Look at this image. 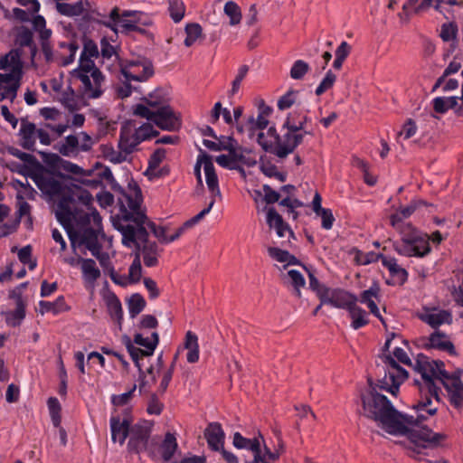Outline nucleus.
Segmentation results:
<instances>
[{
	"instance_id": "0e129e2a",
	"label": "nucleus",
	"mask_w": 463,
	"mask_h": 463,
	"mask_svg": "<svg viewBox=\"0 0 463 463\" xmlns=\"http://www.w3.org/2000/svg\"><path fill=\"white\" fill-rule=\"evenodd\" d=\"M7 151L10 155L19 158L23 162L27 163L29 165H34L37 162L34 156L25 153V152H23V151L19 150L18 148L11 146V147H8Z\"/></svg>"
},
{
	"instance_id": "58836bf2",
	"label": "nucleus",
	"mask_w": 463,
	"mask_h": 463,
	"mask_svg": "<svg viewBox=\"0 0 463 463\" xmlns=\"http://www.w3.org/2000/svg\"><path fill=\"white\" fill-rule=\"evenodd\" d=\"M102 154L106 160L112 164H120L128 160L129 153L123 149H115L111 145L102 146Z\"/></svg>"
},
{
	"instance_id": "72a5a7b5",
	"label": "nucleus",
	"mask_w": 463,
	"mask_h": 463,
	"mask_svg": "<svg viewBox=\"0 0 463 463\" xmlns=\"http://www.w3.org/2000/svg\"><path fill=\"white\" fill-rule=\"evenodd\" d=\"M376 258L382 260L383 265L388 269L392 276L398 278L402 282L407 279L408 272L397 264V260L394 258L382 254L377 255Z\"/></svg>"
},
{
	"instance_id": "2f4dec72",
	"label": "nucleus",
	"mask_w": 463,
	"mask_h": 463,
	"mask_svg": "<svg viewBox=\"0 0 463 463\" xmlns=\"http://www.w3.org/2000/svg\"><path fill=\"white\" fill-rule=\"evenodd\" d=\"M213 205H214V200L213 199L209 203V204L206 208L202 210L199 213L194 215L193 218H191L188 221H186L185 222H184V224L181 227H179L173 235L169 236V239H168L169 242H172V241L177 240L187 229L192 228L194 225L198 223L207 213H210V211L212 210Z\"/></svg>"
},
{
	"instance_id": "20e7f679",
	"label": "nucleus",
	"mask_w": 463,
	"mask_h": 463,
	"mask_svg": "<svg viewBox=\"0 0 463 463\" xmlns=\"http://www.w3.org/2000/svg\"><path fill=\"white\" fill-rule=\"evenodd\" d=\"M369 387L361 392L363 415L378 422L386 432L399 435L404 430L401 424L402 412L398 411L392 403L383 394L377 392L371 379L368 380Z\"/></svg>"
},
{
	"instance_id": "4be33fe9",
	"label": "nucleus",
	"mask_w": 463,
	"mask_h": 463,
	"mask_svg": "<svg viewBox=\"0 0 463 463\" xmlns=\"http://www.w3.org/2000/svg\"><path fill=\"white\" fill-rule=\"evenodd\" d=\"M56 10L58 13L67 16L84 15L90 18L91 12V5L88 0H80L74 4L56 3Z\"/></svg>"
},
{
	"instance_id": "f3484780",
	"label": "nucleus",
	"mask_w": 463,
	"mask_h": 463,
	"mask_svg": "<svg viewBox=\"0 0 463 463\" xmlns=\"http://www.w3.org/2000/svg\"><path fill=\"white\" fill-rule=\"evenodd\" d=\"M73 79L80 81L83 95L90 99H97L103 93L105 78L100 71H95L94 74L78 73Z\"/></svg>"
},
{
	"instance_id": "2eb2a0df",
	"label": "nucleus",
	"mask_w": 463,
	"mask_h": 463,
	"mask_svg": "<svg viewBox=\"0 0 463 463\" xmlns=\"http://www.w3.org/2000/svg\"><path fill=\"white\" fill-rule=\"evenodd\" d=\"M358 298L341 288L323 289L320 293V302L334 307L348 310L354 304L357 303Z\"/></svg>"
},
{
	"instance_id": "dca6fc26",
	"label": "nucleus",
	"mask_w": 463,
	"mask_h": 463,
	"mask_svg": "<svg viewBox=\"0 0 463 463\" xmlns=\"http://www.w3.org/2000/svg\"><path fill=\"white\" fill-rule=\"evenodd\" d=\"M139 14L137 11H124L120 15L118 7H114L109 14V17L118 24L121 33L128 34L131 32L145 33L146 30L137 26Z\"/></svg>"
},
{
	"instance_id": "a18cd8bd",
	"label": "nucleus",
	"mask_w": 463,
	"mask_h": 463,
	"mask_svg": "<svg viewBox=\"0 0 463 463\" xmlns=\"http://www.w3.org/2000/svg\"><path fill=\"white\" fill-rule=\"evenodd\" d=\"M95 71H99L91 58L84 56L80 57L79 67L71 71V77H78V73L94 74Z\"/></svg>"
},
{
	"instance_id": "39448f33",
	"label": "nucleus",
	"mask_w": 463,
	"mask_h": 463,
	"mask_svg": "<svg viewBox=\"0 0 463 463\" xmlns=\"http://www.w3.org/2000/svg\"><path fill=\"white\" fill-rule=\"evenodd\" d=\"M306 135H312V132L292 131L282 126L281 134H279L274 127H270L267 133H259L257 141L265 152L283 159L303 143Z\"/></svg>"
},
{
	"instance_id": "37998d69",
	"label": "nucleus",
	"mask_w": 463,
	"mask_h": 463,
	"mask_svg": "<svg viewBox=\"0 0 463 463\" xmlns=\"http://www.w3.org/2000/svg\"><path fill=\"white\" fill-rule=\"evenodd\" d=\"M40 312L44 314L46 312H52L53 314H59L67 309L64 298L59 297L55 301H40L39 302Z\"/></svg>"
},
{
	"instance_id": "9d476101",
	"label": "nucleus",
	"mask_w": 463,
	"mask_h": 463,
	"mask_svg": "<svg viewBox=\"0 0 463 463\" xmlns=\"http://www.w3.org/2000/svg\"><path fill=\"white\" fill-rule=\"evenodd\" d=\"M397 253L406 257L422 258L430 252L429 238L412 230L410 233H402V241L393 244Z\"/></svg>"
},
{
	"instance_id": "c85d7f7f",
	"label": "nucleus",
	"mask_w": 463,
	"mask_h": 463,
	"mask_svg": "<svg viewBox=\"0 0 463 463\" xmlns=\"http://www.w3.org/2000/svg\"><path fill=\"white\" fill-rule=\"evenodd\" d=\"M267 222L270 228L275 229L279 237H284L288 233L293 237V232L288 225L284 222L282 217L277 213L274 208H269L267 213Z\"/></svg>"
},
{
	"instance_id": "e2e57ef3",
	"label": "nucleus",
	"mask_w": 463,
	"mask_h": 463,
	"mask_svg": "<svg viewBox=\"0 0 463 463\" xmlns=\"http://www.w3.org/2000/svg\"><path fill=\"white\" fill-rule=\"evenodd\" d=\"M99 48L97 44L91 40H85L83 50L80 53V56H84L87 58H98L99 57Z\"/></svg>"
},
{
	"instance_id": "9b49d317",
	"label": "nucleus",
	"mask_w": 463,
	"mask_h": 463,
	"mask_svg": "<svg viewBox=\"0 0 463 463\" xmlns=\"http://www.w3.org/2000/svg\"><path fill=\"white\" fill-rule=\"evenodd\" d=\"M0 70L8 71L7 73L13 75V78L15 79V82L7 86L5 90V97L14 99L16 97L23 77V62L20 51L13 49L8 53L2 56L0 58Z\"/></svg>"
},
{
	"instance_id": "c03bdc74",
	"label": "nucleus",
	"mask_w": 463,
	"mask_h": 463,
	"mask_svg": "<svg viewBox=\"0 0 463 463\" xmlns=\"http://www.w3.org/2000/svg\"><path fill=\"white\" fill-rule=\"evenodd\" d=\"M223 12L230 19V25L234 26L241 23L242 17L241 11L235 2L228 1L224 5Z\"/></svg>"
},
{
	"instance_id": "4c0bfd02",
	"label": "nucleus",
	"mask_w": 463,
	"mask_h": 463,
	"mask_svg": "<svg viewBox=\"0 0 463 463\" xmlns=\"http://www.w3.org/2000/svg\"><path fill=\"white\" fill-rule=\"evenodd\" d=\"M15 43L20 47H30L32 54H35L36 46L33 43V32L26 26H20L16 29Z\"/></svg>"
},
{
	"instance_id": "864d4df0",
	"label": "nucleus",
	"mask_w": 463,
	"mask_h": 463,
	"mask_svg": "<svg viewBox=\"0 0 463 463\" xmlns=\"http://www.w3.org/2000/svg\"><path fill=\"white\" fill-rule=\"evenodd\" d=\"M207 159L212 161V156L207 155L204 151L200 149V155L197 157L196 164L194 165V175L196 176L198 184L203 185V180L201 175V167L203 166V170L205 171V164L207 163Z\"/></svg>"
},
{
	"instance_id": "338daca9",
	"label": "nucleus",
	"mask_w": 463,
	"mask_h": 463,
	"mask_svg": "<svg viewBox=\"0 0 463 463\" xmlns=\"http://www.w3.org/2000/svg\"><path fill=\"white\" fill-rule=\"evenodd\" d=\"M145 102L146 104L144 105L152 110L158 109V108L161 107L168 106L165 104V99L162 97L157 96L156 94L149 95L147 98L145 99Z\"/></svg>"
},
{
	"instance_id": "aec40b11",
	"label": "nucleus",
	"mask_w": 463,
	"mask_h": 463,
	"mask_svg": "<svg viewBox=\"0 0 463 463\" xmlns=\"http://www.w3.org/2000/svg\"><path fill=\"white\" fill-rule=\"evenodd\" d=\"M33 28L39 33L43 53L47 61L52 60V48L49 42L52 36V30L46 28V21L43 16L37 15L33 19Z\"/></svg>"
},
{
	"instance_id": "cd10ccee",
	"label": "nucleus",
	"mask_w": 463,
	"mask_h": 463,
	"mask_svg": "<svg viewBox=\"0 0 463 463\" xmlns=\"http://www.w3.org/2000/svg\"><path fill=\"white\" fill-rule=\"evenodd\" d=\"M178 449V443L175 434L167 432L162 440L159 449L156 448L158 458H162L164 462H169L172 460L174 454Z\"/></svg>"
},
{
	"instance_id": "a878e982",
	"label": "nucleus",
	"mask_w": 463,
	"mask_h": 463,
	"mask_svg": "<svg viewBox=\"0 0 463 463\" xmlns=\"http://www.w3.org/2000/svg\"><path fill=\"white\" fill-rule=\"evenodd\" d=\"M129 427L130 421L128 419L121 420L118 416H112L110 418V430L113 442L118 441L120 445H123L130 432Z\"/></svg>"
},
{
	"instance_id": "f704fd0d",
	"label": "nucleus",
	"mask_w": 463,
	"mask_h": 463,
	"mask_svg": "<svg viewBox=\"0 0 463 463\" xmlns=\"http://www.w3.org/2000/svg\"><path fill=\"white\" fill-rule=\"evenodd\" d=\"M106 303L110 317L116 320L118 328L121 329L123 310L119 299L115 294H109L106 298Z\"/></svg>"
},
{
	"instance_id": "412c9836",
	"label": "nucleus",
	"mask_w": 463,
	"mask_h": 463,
	"mask_svg": "<svg viewBox=\"0 0 463 463\" xmlns=\"http://www.w3.org/2000/svg\"><path fill=\"white\" fill-rule=\"evenodd\" d=\"M260 439H263L260 434L259 438L247 439L242 437L241 433L235 432L232 444L237 449H246L252 451L254 454L253 461H255V463L265 462V457H261Z\"/></svg>"
},
{
	"instance_id": "6e6552de",
	"label": "nucleus",
	"mask_w": 463,
	"mask_h": 463,
	"mask_svg": "<svg viewBox=\"0 0 463 463\" xmlns=\"http://www.w3.org/2000/svg\"><path fill=\"white\" fill-rule=\"evenodd\" d=\"M430 365L433 368L430 373L434 382H439L448 392L449 399L456 409L463 408V383L457 377H449L448 372L444 369V363L439 360H430Z\"/></svg>"
},
{
	"instance_id": "5fc2aeb1",
	"label": "nucleus",
	"mask_w": 463,
	"mask_h": 463,
	"mask_svg": "<svg viewBox=\"0 0 463 463\" xmlns=\"http://www.w3.org/2000/svg\"><path fill=\"white\" fill-rule=\"evenodd\" d=\"M146 230L150 229L153 234L163 243H169V237L165 234V227L156 226L153 222L147 218L145 223Z\"/></svg>"
},
{
	"instance_id": "13d9d810",
	"label": "nucleus",
	"mask_w": 463,
	"mask_h": 463,
	"mask_svg": "<svg viewBox=\"0 0 463 463\" xmlns=\"http://www.w3.org/2000/svg\"><path fill=\"white\" fill-rule=\"evenodd\" d=\"M261 172L268 177H274L280 182H285L287 178V175L281 172H279L277 166L271 164L262 165L260 166Z\"/></svg>"
},
{
	"instance_id": "69168bd1",
	"label": "nucleus",
	"mask_w": 463,
	"mask_h": 463,
	"mask_svg": "<svg viewBox=\"0 0 463 463\" xmlns=\"http://www.w3.org/2000/svg\"><path fill=\"white\" fill-rule=\"evenodd\" d=\"M248 123L250 125V130L264 129L269 125V119L267 117L259 114L257 118H255L253 116H250L248 118Z\"/></svg>"
},
{
	"instance_id": "6ab92c4d",
	"label": "nucleus",
	"mask_w": 463,
	"mask_h": 463,
	"mask_svg": "<svg viewBox=\"0 0 463 463\" xmlns=\"http://www.w3.org/2000/svg\"><path fill=\"white\" fill-rule=\"evenodd\" d=\"M140 143L135 124L132 121L125 122L120 128L118 147L131 155Z\"/></svg>"
},
{
	"instance_id": "5701e85b",
	"label": "nucleus",
	"mask_w": 463,
	"mask_h": 463,
	"mask_svg": "<svg viewBox=\"0 0 463 463\" xmlns=\"http://www.w3.org/2000/svg\"><path fill=\"white\" fill-rule=\"evenodd\" d=\"M380 297V287L377 283H373L368 289L364 290L358 300L367 306L370 312L375 316L379 320L384 324V319L380 314V310L376 305L375 300H379Z\"/></svg>"
},
{
	"instance_id": "79ce46f5",
	"label": "nucleus",
	"mask_w": 463,
	"mask_h": 463,
	"mask_svg": "<svg viewBox=\"0 0 463 463\" xmlns=\"http://www.w3.org/2000/svg\"><path fill=\"white\" fill-rule=\"evenodd\" d=\"M83 278L89 282H94L100 277V271L92 259H80Z\"/></svg>"
},
{
	"instance_id": "b1692460",
	"label": "nucleus",
	"mask_w": 463,
	"mask_h": 463,
	"mask_svg": "<svg viewBox=\"0 0 463 463\" xmlns=\"http://www.w3.org/2000/svg\"><path fill=\"white\" fill-rule=\"evenodd\" d=\"M204 437L212 450L220 451L222 449L225 434L220 423H210L204 430Z\"/></svg>"
},
{
	"instance_id": "4d7b16f0",
	"label": "nucleus",
	"mask_w": 463,
	"mask_h": 463,
	"mask_svg": "<svg viewBox=\"0 0 463 463\" xmlns=\"http://www.w3.org/2000/svg\"><path fill=\"white\" fill-rule=\"evenodd\" d=\"M135 131L137 132L141 142L149 139L158 134V132L154 129L150 123H144L138 128L135 126Z\"/></svg>"
},
{
	"instance_id": "0eeeda50",
	"label": "nucleus",
	"mask_w": 463,
	"mask_h": 463,
	"mask_svg": "<svg viewBox=\"0 0 463 463\" xmlns=\"http://www.w3.org/2000/svg\"><path fill=\"white\" fill-rule=\"evenodd\" d=\"M152 423L148 421L135 424L129 432L130 439L128 443L129 451L135 453L146 451L151 458L156 459L158 458L156 446L159 439L156 437H150Z\"/></svg>"
},
{
	"instance_id": "774afa93",
	"label": "nucleus",
	"mask_w": 463,
	"mask_h": 463,
	"mask_svg": "<svg viewBox=\"0 0 463 463\" xmlns=\"http://www.w3.org/2000/svg\"><path fill=\"white\" fill-rule=\"evenodd\" d=\"M296 91H288L283 95L278 101V108L280 110L290 108L295 103Z\"/></svg>"
},
{
	"instance_id": "a211bd4d",
	"label": "nucleus",
	"mask_w": 463,
	"mask_h": 463,
	"mask_svg": "<svg viewBox=\"0 0 463 463\" xmlns=\"http://www.w3.org/2000/svg\"><path fill=\"white\" fill-rule=\"evenodd\" d=\"M418 317L432 328H438L444 324L451 325L453 322L452 313L449 310L438 307H423Z\"/></svg>"
},
{
	"instance_id": "c756f323",
	"label": "nucleus",
	"mask_w": 463,
	"mask_h": 463,
	"mask_svg": "<svg viewBox=\"0 0 463 463\" xmlns=\"http://www.w3.org/2000/svg\"><path fill=\"white\" fill-rule=\"evenodd\" d=\"M205 181L207 187L212 194L211 201L213 199L215 202L216 197L221 199L222 194L219 188L218 176L215 173L213 161H209L208 159L207 163L205 164Z\"/></svg>"
},
{
	"instance_id": "09e8293b",
	"label": "nucleus",
	"mask_w": 463,
	"mask_h": 463,
	"mask_svg": "<svg viewBox=\"0 0 463 463\" xmlns=\"http://www.w3.org/2000/svg\"><path fill=\"white\" fill-rule=\"evenodd\" d=\"M146 307L144 298L139 294H134L128 300V311L132 318L137 317Z\"/></svg>"
},
{
	"instance_id": "393cba45",
	"label": "nucleus",
	"mask_w": 463,
	"mask_h": 463,
	"mask_svg": "<svg viewBox=\"0 0 463 463\" xmlns=\"http://www.w3.org/2000/svg\"><path fill=\"white\" fill-rule=\"evenodd\" d=\"M36 133L37 128L35 124L23 118L19 130L21 146L24 149L33 151L37 137Z\"/></svg>"
},
{
	"instance_id": "a19ab883",
	"label": "nucleus",
	"mask_w": 463,
	"mask_h": 463,
	"mask_svg": "<svg viewBox=\"0 0 463 463\" xmlns=\"http://www.w3.org/2000/svg\"><path fill=\"white\" fill-rule=\"evenodd\" d=\"M184 347L188 349L186 354L187 362L195 363L199 359V345L198 338L191 331H188L185 335Z\"/></svg>"
},
{
	"instance_id": "f257e3e1",
	"label": "nucleus",
	"mask_w": 463,
	"mask_h": 463,
	"mask_svg": "<svg viewBox=\"0 0 463 463\" xmlns=\"http://www.w3.org/2000/svg\"><path fill=\"white\" fill-rule=\"evenodd\" d=\"M413 367L420 373L422 383L420 384V396L411 404L410 412L402 413L400 421L404 430L399 435L406 436L409 440L407 448L420 454L423 449L439 446L446 435L433 432L423 426L425 421L437 414L440 404V389L430 374L433 370L430 358L422 354H418Z\"/></svg>"
},
{
	"instance_id": "052dcab7",
	"label": "nucleus",
	"mask_w": 463,
	"mask_h": 463,
	"mask_svg": "<svg viewBox=\"0 0 463 463\" xmlns=\"http://www.w3.org/2000/svg\"><path fill=\"white\" fill-rule=\"evenodd\" d=\"M37 13L32 12L31 8H27V10H24L21 8H14L13 14L14 17L19 22H31L33 24V19L34 16H37Z\"/></svg>"
},
{
	"instance_id": "473e14b6",
	"label": "nucleus",
	"mask_w": 463,
	"mask_h": 463,
	"mask_svg": "<svg viewBox=\"0 0 463 463\" xmlns=\"http://www.w3.org/2000/svg\"><path fill=\"white\" fill-rule=\"evenodd\" d=\"M309 120L307 115L294 111L288 115L283 123L284 128H289L292 131L308 132L305 129V125Z\"/></svg>"
},
{
	"instance_id": "f8f14e48",
	"label": "nucleus",
	"mask_w": 463,
	"mask_h": 463,
	"mask_svg": "<svg viewBox=\"0 0 463 463\" xmlns=\"http://www.w3.org/2000/svg\"><path fill=\"white\" fill-rule=\"evenodd\" d=\"M383 361L387 369L384 377L379 381L378 387L396 396L399 392L400 385L408 378V373L391 355H385Z\"/></svg>"
},
{
	"instance_id": "de8ad7c7",
	"label": "nucleus",
	"mask_w": 463,
	"mask_h": 463,
	"mask_svg": "<svg viewBox=\"0 0 463 463\" xmlns=\"http://www.w3.org/2000/svg\"><path fill=\"white\" fill-rule=\"evenodd\" d=\"M25 317L24 307L21 301H18L16 308L6 314L5 321L11 326H17Z\"/></svg>"
},
{
	"instance_id": "ddd939ff",
	"label": "nucleus",
	"mask_w": 463,
	"mask_h": 463,
	"mask_svg": "<svg viewBox=\"0 0 463 463\" xmlns=\"http://www.w3.org/2000/svg\"><path fill=\"white\" fill-rule=\"evenodd\" d=\"M94 141L86 132H80L77 135H70L57 144V150L60 154L68 157L77 156L80 152L91 150Z\"/></svg>"
},
{
	"instance_id": "6e6d98bb",
	"label": "nucleus",
	"mask_w": 463,
	"mask_h": 463,
	"mask_svg": "<svg viewBox=\"0 0 463 463\" xmlns=\"http://www.w3.org/2000/svg\"><path fill=\"white\" fill-rule=\"evenodd\" d=\"M248 71H249L248 65H241L238 69V73H237L235 79L233 80V81L232 82V89L229 92L230 96H233L239 91L241 83L246 77Z\"/></svg>"
},
{
	"instance_id": "4468645a",
	"label": "nucleus",
	"mask_w": 463,
	"mask_h": 463,
	"mask_svg": "<svg viewBox=\"0 0 463 463\" xmlns=\"http://www.w3.org/2000/svg\"><path fill=\"white\" fill-rule=\"evenodd\" d=\"M121 73L128 81H146L154 74L153 63L146 57H137L128 61Z\"/></svg>"
},
{
	"instance_id": "bb28decb",
	"label": "nucleus",
	"mask_w": 463,
	"mask_h": 463,
	"mask_svg": "<svg viewBox=\"0 0 463 463\" xmlns=\"http://www.w3.org/2000/svg\"><path fill=\"white\" fill-rule=\"evenodd\" d=\"M33 181L37 187L48 195H57L61 192V182L50 175H35Z\"/></svg>"
},
{
	"instance_id": "7c9ffc66",
	"label": "nucleus",
	"mask_w": 463,
	"mask_h": 463,
	"mask_svg": "<svg viewBox=\"0 0 463 463\" xmlns=\"http://www.w3.org/2000/svg\"><path fill=\"white\" fill-rule=\"evenodd\" d=\"M431 348L447 351L449 354H455V347L448 335L439 330H436L430 335L429 345Z\"/></svg>"
},
{
	"instance_id": "603ef678",
	"label": "nucleus",
	"mask_w": 463,
	"mask_h": 463,
	"mask_svg": "<svg viewBox=\"0 0 463 463\" xmlns=\"http://www.w3.org/2000/svg\"><path fill=\"white\" fill-rule=\"evenodd\" d=\"M335 80H336L335 74L331 70L327 71V72L326 73V76L324 77V79L321 80L320 84L316 89V95L320 96L324 92H326V90L331 89L334 86Z\"/></svg>"
},
{
	"instance_id": "c9c22d12",
	"label": "nucleus",
	"mask_w": 463,
	"mask_h": 463,
	"mask_svg": "<svg viewBox=\"0 0 463 463\" xmlns=\"http://www.w3.org/2000/svg\"><path fill=\"white\" fill-rule=\"evenodd\" d=\"M165 149L158 148L151 155L148 160V167L145 173L149 178L161 176V172L156 169L165 158Z\"/></svg>"
},
{
	"instance_id": "bf43d9fd",
	"label": "nucleus",
	"mask_w": 463,
	"mask_h": 463,
	"mask_svg": "<svg viewBox=\"0 0 463 463\" xmlns=\"http://www.w3.org/2000/svg\"><path fill=\"white\" fill-rule=\"evenodd\" d=\"M129 279L132 282L139 281L142 275V267L139 259V253H136L135 259L129 267Z\"/></svg>"
},
{
	"instance_id": "423d86ee",
	"label": "nucleus",
	"mask_w": 463,
	"mask_h": 463,
	"mask_svg": "<svg viewBox=\"0 0 463 463\" xmlns=\"http://www.w3.org/2000/svg\"><path fill=\"white\" fill-rule=\"evenodd\" d=\"M158 343L159 335L156 332H153L150 337H144L142 334L137 333L134 335L133 342L128 337L125 340L127 350L139 371V377L141 379L139 383L140 392L147 391V382L144 380V360L153 355Z\"/></svg>"
},
{
	"instance_id": "8fccbe9b",
	"label": "nucleus",
	"mask_w": 463,
	"mask_h": 463,
	"mask_svg": "<svg viewBox=\"0 0 463 463\" xmlns=\"http://www.w3.org/2000/svg\"><path fill=\"white\" fill-rule=\"evenodd\" d=\"M169 5V13L175 23L180 22L185 12V6L182 0H167Z\"/></svg>"
},
{
	"instance_id": "7ed1b4c3",
	"label": "nucleus",
	"mask_w": 463,
	"mask_h": 463,
	"mask_svg": "<svg viewBox=\"0 0 463 463\" xmlns=\"http://www.w3.org/2000/svg\"><path fill=\"white\" fill-rule=\"evenodd\" d=\"M118 201L122 221L128 222H119L114 224L122 234V243L127 247L134 244L137 249L136 253L142 255L146 267L156 266L160 250L155 241L147 240L148 232L145 227L146 215L140 209L142 203L140 189L135 186L130 190V194L123 193Z\"/></svg>"
},
{
	"instance_id": "680f3d73",
	"label": "nucleus",
	"mask_w": 463,
	"mask_h": 463,
	"mask_svg": "<svg viewBox=\"0 0 463 463\" xmlns=\"http://www.w3.org/2000/svg\"><path fill=\"white\" fill-rule=\"evenodd\" d=\"M61 48H67L69 51V55L64 58L62 61V65L66 66L71 63L75 60L76 52L79 49V45L75 42L71 43H60Z\"/></svg>"
},
{
	"instance_id": "e433bc0d",
	"label": "nucleus",
	"mask_w": 463,
	"mask_h": 463,
	"mask_svg": "<svg viewBox=\"0 0 463 463\" xmlns=\"http://www.w3.org/2000/svg\"><path fill=\"white\" fill-rule=\"evenodd\" d=\"M349 316L352 319L351 326L357 330L369 323L368 315L365 310L354 304L348 310Z\"/></svg>"
},
{
	"instance_id": "1a4fd4ad",
	"label": "nucleus",
	"mask_w": 463,
	"mask_h": 463,
	"mask_svg": "<svg viewBox=\"0 0 463 463\" xmlns=\"http://www.w3.org/2000/svg\"><path fill=\"white\" fill-rule=\"evenodd\" d=\"M134 114L153 121L158 128L166 131H176L181 128V118L170 106L152 110L144 104H137Z\"/></svg>"
},
{
	"instance_id": "3c124183",
	"label": "nucleus",
	"mask_w": 463,
	"mask_h": 463,
	"mask_svg": "<svg viewBox=\"0 0 463 463\" xmlns=\"http://www.w3.org/2000/svg\"><path fill=\"white\" fill-rule=\"evenodd\" d=\"M310 67L303 60L296 61L290 69V77L294 80H301L308 72Z\"/></svg>"
},
{
	"instance_id": "ea45409f",
	"label": "nucleus",
	"mask_w": 463,
	"mask_h": 463,
	"mask_svg": "<svg viewBox=\"0 0 463 463\" xmlns=\"http://www.w3.org/2000/svg\"><path fill=\"white\" fill-rule=\"evenodd\" d=\"M283 279L285 280V283H287L288 285L291 286L294 288L295 295L298 298H300V288H304L306 285V280L303 275L296 269H289L287 275H283Z\"/></svg>"
},
{
	"instance_id": "49530a36",
	"label": "nucleus",
	"mask_w": 463,
	"mask_h": 463,
	"mask_svg": "<svg viewBox=\"0 0 463 463\" xmlns=\"http://www.w3.org/2000/svg\"><path fill=\"white\" fill-rule=\"evenodd\" d=\"M202 27L197 23H191L185 26L186 37L184 39V45L187 47L192 46L199 37L202 35Z\"/></svg>"
},
{
	"instance_id": "f03ea898",
	"label": "nucleus",
	"mask_w": 463,
	"mask_h": 463,
	"mask_svg": "<svg viewBox=\"0 0 463 463\" xmlns=\"http://www.w3.org/2000/svg\"><path fill=\"white\" fill-rule=\"evenodd\" d=\"M77 200L89 208L92 196L89 192L81 191L78 194L63 197L57 203L56 218L66 229L74 252H76V241L79 236V246L85 245L90 252L98 251V248H101L98 239L101 218L96 210L85 213L79 209Z\"/></svg>"
}]
</instances>
